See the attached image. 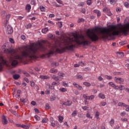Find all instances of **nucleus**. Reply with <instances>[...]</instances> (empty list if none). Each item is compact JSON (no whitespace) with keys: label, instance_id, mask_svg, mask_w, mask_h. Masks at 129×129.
Instances as JSON below:
<instances>
[{"label":"nucleus","instance_id":"f257e3e1","mask_svg":"<svg viewBox=\"0 0 129 129\" xmlns=\"http://www.w3.org/2000/svg\"><path fill=\"white\" fill-rule=\"evenodd\" d=\"M43 44H46V40H42L38 43V46H34V43L31 45H23L21 47V54H17V51L15 49L6 48V45L2 47V51L10 55L9 61L12 66L18 65L20 61H28V60H34L36 59L37 56L41 52H44L46 54H43V57H50L54 53L62 54L66 50H72L75 48V34L74 35V39L68 37L64 39L62 42H54L53 44L48 43V48L45 47Z\"/></svg>","mask_w":129,"mask_h":129},{"label":"nucleus","instance_id":"f03ea898","mask_svg":"<svg viewBox=\"0 0 129 129\" xmlns=\"http://www.w3.org/2000/svg\"><path fill=\"white\" fill-rule=\"evenodd\" d=\"M117 30L116 26L110 25L109 28L96 27L92 30L89 29L87 30V36L92 42H97L99 40V36L96 33L102 35V39H107L108 37L112 36H118L123 34L125 36L127 35L129 32V23L126 25H121Z\"/></svg>","mask_w":129,"mask_h":129},{"label":"nucleus","instance_id":"7ed1b4c3","mask_svg":"<svg viewBox=\"0 0 129 129\" xmlns=\"http://www.w3.org/2000/svg\"><path fill=\"white\" fill-rule=\"evenodd\" d=\"M4 65H6L7 67L10 66V63L7 60H5L4 57L0 56V71H2Z\"/></svg>","mask_w":129,"mask_h":129},{"label":"nucleus","instance_id":"20e7f679","mask_svg":"<svg viewBox=\"0 0 129 129\" xmlns=\"http://www.w3.org/2000/svg\"><path fill=\"white\" fill-rule=\"evenodd\" d=\"M114 81L117 84H123L124 80L121 78L115 77L114 78Z\"/></svg>","mask_w":129,"mask_h":129},{"label":"nucleus","instance_id":"39448f33","mask_svg":"<svg viewBox=\"0 0 129 129\" xmlns=\"http://www.w3.org/2000/svg\"><path fill=\"white\" fill-rule=\"evenodd\" d=\"M6 29V32L7 34H12L13 33V27L11 26L10 25H8V24L5 25Z\"/></svg>","mask_w":129,"mask_h":129},{"label":"nucleus","instance_id":"423d86ee","mask_svg":"<svg viewBox=\"0 0 129 129\" xmlns=\"http://www.w3.org/2000/svg\"><path fill=\"white\" fill-rule=\"evenodd\" d=\"M83 97L85 98V99H88V100H92L93 99H94V95H92L90 96H88L86 94H84L83 95Z\"/></svg>","mask_w":129,"mask_h":129},{"label":"nucleus","instance_id":"0eeeda50","mask_svg":"<svg viewBox=\"0 0 129 129\" xmlns=\"http://www.w3.org/2000/svg\"><path fill=\"white\" fill-rule=\"evenodd\" d=\"M2 123L4 125H6V124H8V120H7V117L5 115H3L2 117Z\"/></svg>","mask_w":129,"mask_h":129},{"label":"nucleus","instance_id":"6e6552de","mask_svg":"<svg viewBox=\"0 0 129 129\" xmlns=\"http://www.w3.org/2000/svg\"><path fill=\"white\" fill-rule=\"evenodd\" d=\"M11 18V14H8L6 15V21L4 22V25L6 26L7 24H9V20Z\"/></svg>","mask_w":129,"mask_h":129},{"label":"nucleus","instance_id":"1a4fd4ad","mask_svg":"<svg viewBox=\"0 0 129 129\" xmlns=\"http://www.w3.org/2000/svg\"><path fill=\"white\" fill-rule=\"evenodd\" d=\"M73 84L79 90H82V89H83L82 86H81L80 85H78V84H77L75 82H74Z\"/></svg>","mask_w":129,"mask_h":129},{"label":"nucleus","instance_id":"9d476101","mask_svg":"<svg viewBox=\"0 0 129 129\" xmlns=\"http://www.w3.org/2000/svg\"><path fill=\"white\" fill-rule=\"evenodd\" d=\"M32 9V6L30 4H27L26 6L25 10L28 12V13H30L31 12V9Z\"/></svg>","mask_w":129,"mask_h":129},{"label":"nucleus","instance_id":"9b49d317","mask_svg":"<svg viewBox=\"0 0 129 129\" xmlns=\"http://www.w3.org/2000/svg\"><path fill=\"white\" fill-rule=\"evenodd\" d=\"M108 84L109 85H110V86H111V87H113V88H114V89H117L118 88L117 86L115 85V84H114L112 82H109Z\"/></svg>","mask_w":129,"mask_h":129},{"label":"nucleus","instance_id":"f8f14e48","mask_svg":"<svg viewBox=\"0 0 129 129\" xmlns=\"http://www.w3.org/2000/svg\"><path fill=\"white\" fill-rule=\"evenodd\" d=\"M71 104H72V101H68L63 103V105H66V106H70Z\"/></svg>","mask_w":129,"mask_h":129},{"label":"nucleus","instance_id":"ddd939ff","mask_svg":"<svg viewBox=\"0 0 129 129\" xmlns=\"http://www.w3.org/2000/svg\"><path fill=\"white\" fill-rule=\"evenodd\" d=\"M49 72H50V73L56 74V73H57V72H58V70H57V69L53 68V69H50V70L49 71Z\"/></svg>","mask_w":129,"mask_h":129},{"label":"nucleus","instance_id":"4468645a","mask_svg":"<svg viewBox=\"0 0 129 129\" xmlns=\"http://www.w3.org/2000/svg\"><path fill=\"white\" fill-rule=\"evenodd\" d=\"M94 13H95V14H97V16L98 17H99L100 16H101V13H100V11H99L98 10H94Z\"/></svg>","mask_w":129,"mask_h":129},{"label":"nucleus","instance_id":"2eb2a0df","mask_svg":"<svg viewBox=\"0 0 129 129\" xmlns=\"http://www.w3.org/2000/svg\"><path fill=\"white\" fill-rule=\"evenodd\" d=\"M39 78L41 79L42 80H45V79H49V77L47 76H40Z\"/></svg>","mask_w":129,"mask_h":129},{"label":"nucleus","instance_id":"dca6fc26","mask_svg":"<svg viewBox=\"0 0 129 129\" xmlns=\"http://www.w3.org/2000/svg\"><path fill=\"white\" fill-rule=\"evenodd\" d=\"M52 79H53V80H55V81H58L59 78V77L56 76L55 75H53L51 76Z\"/></svg>","mask_w":129,"mask_h":129},{"label":"nucleus","instance_id":"f3484780","mask_svg":"<svg viewBox=\"0 0 129 129\" xmlns=\"http://www.w3.org/2000/svg\"><path fill=\"white\" fill-rule=\"evenodd\" d=\"M48 31L49 29H48V27H45L42 29L41 32L42 33H43V34H46L47 32H48Z\"/></svg>","mask_w":129,"mask_h":129},{"label":"nucleus","instance_id":"a211bd4d","mask_svg":"<svg viewBox=\"0 0 129 129\" xmlns=\"http://www.w3.org/2000/svg\"><path fill=\"white\" fill-rule=\"evenodd\" d=\"M117 105L118 106H120L121 107H125L126 106V104L122 102H119Z\"/></svg>","mask_w":129,"mask_h":129},{"label":"nucleus","instance_id":"6ab92c4d","mask_svg":"<svg viewBox=\"0 0 129 129\" xmlns=\"http://www.w3.org/2000/svg\"><path fill=\"white\" fill-rule=\"evenodd\" d=\"M117 88L116 89H119V90H123L125 89V88L124 87V86L123 85H120V86H117Z\"/></svg>","mask_w":129,"mask_h":129},{"label":"nucleus","instance_id":"aec40b11","mask_svg":"<svg viewBox=\"0 0 129 129\" xmlns=\"http://www.w3.org/2000/svg\"><path fill=\"white\" fill-rule=\"evenodd\" d=\"M117 56L119 57V58H122V57H123V56H124L123 52H118L117 53Z\"/></svg>","mask_w":129,"mask_h":129},{"label":"nucleus","instance_id":"412c9836","mask_svg":"<svg viewBox=\"0 0 129 129\" xmlns=\"http://www.w3.org/2000/svg\"><path fill=\"white\" fill-rule=\"evenodd\" d=\"M98 97L101 98V99H104V98H105V95L102 93H100L98 95Z\"/></svg>","mask_w":129,"mask_h":129},{"label":"nucleus","instance_id":"4be33fe9","mask_svg":"<svg viewBox=\"0 0 129 129\" xmlns=\"http://www.w3.org/2000/svg\"><path fill=\"white\" fill-rule=\"evenodd\" d=\"M9 111L11 112L12 114H14V115H16V116L18 115V114L17 113V111L13 110V109H9Z\"/></svg>","mask_w":129,"mask_h":129},{"label":"nucleus","instance_id":"5701e85b","mask_svg":"<svg viewBox=\"0 0 129 129\" xmlns=\"http://www.w3.org/2000/svg\"><path fill=\"white\" fill-rule=\"evenodd\" d=\"M109 2L110 5H115L117 2V0H109Z\"/></svg>","mask_w":129,"mask_h":129},{"label":"nucleus","instance_id":"b1692460","mask_svg":"<svg viewBox=\"0 0 129 129\" xmlns=\"http://www.w3.org/2000/svg\"><path fill=\"white\" fill-rule=\"evenodd\" d=\"M21 127H22V128L29 129V128H30V125H29L22 124Z\"/></svg>","mask_w":129,"mask_h":129},{"label":"nucleus","instance_id":"393cba45","mask_svg":"<svg viewBox=\"0 0 129 129\" xmlns=\"http://www.w3.org/2000/svg\"><path fill=\"white\" fill-rule=\"evenodd\" d=\"M99 115H100V113H99V112L98 111L96 112L95 114V117H96L97 119H98L99 118Z\"/></svg>","mask_w":129,"mask_h":129},{"label":"nucleus","instance_id":"a878e982","mask_svg":"<svg viewBox=\"0 0 129 129\" xmlns=\"http://www.w3.org/2000/svg\"><path fill=\"white\" fill-rule=\"evenodd\" d=\"M48 37L50 39H51V40H54V39H55V35H52V34H49L48 35Z\"/></svg>","mask_w":129,"mask_h":129},{"label":"nucleus","instance_id":"bb28decb","mask_svg":"<svg viewBox=\"0 0 129 129\" xmlns=\"http://www.w3.org/2000/svg\"><path fill=\"white\" fill-rule=\"evenodd\" d=\"M58 121L59 122H63V119H64V118L63 117V116H58Z\"/></svg>","mask_w":129,"mask_h":129},{"label":"nucleus","instance_id":"cd10ccee","mask_svg":"<svg viewBox=\"0 0 129 129\" xmlns=\"http://www.w3.org/2000/svg\"><path fill=\"white\" fill-rule=\"evenodd\" d=\"M84 85H85V86H87V87H89V86H91V84L90 83H89V82H84L83 83Z\"/></svg>","mask_w":129,"mask_h":129},{"label":"nucleus","instance_id":"c85d7f7f","mask_svg":"<svg viewBox=\"0 0 129 129\" xmlns=\"http://www.w3.org/2000/svg\"><path fill=\"white\" fill-rule=\"evenodd\" d=\"M13 78L14 79H15V80H17L19 78H20V75L18 74H15L13 75Z\"/></svg>","mask_w":129,"mask_h":129},{"label":"nucleus","instance_id":"c756f323","mask_svg":"<svg viewBox=\"0 0 129 129\" xmlns=\"http://www.w3.org/2000/svg\"><path fill=\"white\" fill-rule=\"evenodd\" d=\"M39 9H40L41 12H45L46 11V9L43 6H40Z\"/></svg>","mask_w":129,"mask_h":129},{"label":"nucleus","instance_id":"7c9ffc66","mask_svg":"<svg viewBox=\"0 0 129 129\" xmlns=\"http://www.w3.org/2000/svg\"><path fill=\"white\" fill-rule=\"evenodd\" d=\"M109 123H110V125H111V126H113V124H114V119H111L110 120V121H109Z\"/></svg>","mask_w":129,"mask_h":129},{"label":"nucleus","instance_id":"2f4dec72","mask_svg":"<svg viewBox=\"0 0 129 129\" xmlns=\"http://www.w3.org/2000/svg\"><path fill=\"white\" fill-rule=\"evenodd\" d=\"M48 118H44L41 121L42 123H46L48 122Z\"/></svg>","mask_w":129,"mask_h":129},{"label":"nucleus","instance_id":"473e14b6","mask_svg":"<svg viewBox=\"0 0 129 129\" xmlns=\"http://www.w3.org/2000/svg\"><path fill=\"white\" fill-rule=\"evenodd\" d=\"M57 25L59 28H62L63 24L62 22H58L57 23Z\"/></svg>","mask_w":129,"mask_h":129},{"label":"nucleus","instance_id":"72a5a7b5","mask_svg":"<svg viewBox=\"0 0 129 129\" xmlns=\"http://www.w3.org/2000/svg\"><path fill=\"white\" fill-rule=\"evenodd\" d=\"M59 91L61 92H66V91H67V89L65 88H61L59 89Z\"/></svg>","mask_w":129,"mask_h":129},{"label":"nucleus","instance_id":"f704fd0d","mask_svg":"<svg viewBox=\"0 0 129 129\" xmlns=\"http://www.w3.org/2000/svg\"><path fill=\"white\" fill-rule=\"evenodd\" d=\"M59 84H60V83L59 82H53L51 83V85L52 86H55V85H59Z\"/></svg>","mask_w":129,"mask_h":129},{"label":"nucleus","instance_id":"c9c22d12","mask_svg":"<svg viewBox=\"0 0 129 129\" xmlns=\"http://www.w3.org/2000/svg\"><path fill=\"white\" fill-rule=\"evenodd\" d=\"M105 77L108 80H111V79H112V77L110 76L106 75V76H105Z\"/></svg>","mask_w":129,"mask_h":129},{"label":"nucleus","instance_id":"e433bc0d","mask_svg":"<svg viewBox=\"0 0 129 129\" xmlns=\"http://www.w3.org/2000/svg\"><path fill=\"white\" fill-rule=\"evenodd\" d=\"M57 75L59 77H60V78H62V77H64V74L61 72H58Z\"/></svg>","mask_w":129,"mask_h":129},{"label":"nucleus","instance_id":"4c0bfd02","mask_svg":"<svg viewBox=\"0 0 129 129\" xmlns=\"http://www.w3.org/2000/svg\"><path fill=\"white\" fill-rule=\"evenodd\" d=\"M77 77L78 78V79H80L81 80H82V79H83V77H82V75L78 74L77 75Z\"/></svg>","mask_w":129,"mask_h":129},{"label":"nucleus","instance_id":"58836bf2","mask_svg":"<svg viewBox=\"0 0 129 129\" xmlns=\"http://www.w3.org/2000/svg\"><path fill=\"white\" fill-rule=\"evenodd\" d=\"M45 109H46V110H48V109H50V105H49V104L46 103L45 104Z\"/></svg>","mask_w":129,"mask_h":129},{"label":"nucleus","instance_id":"ea45409f","mask_svg":"<svg viewBox=\"0 0 129 129\" xmlns=\"http://www.w3.org/2000/svg\"><path fill=\"white\" fill-rule=\"evenodd\" d=\"M30 4L32 6H36V1L35 0H31Z\"/></svg>","mask_w":129,"mask_h":129},{"label":"nucleus","instance_id":"a19ab883","mask_svg":"<svg viewBox=\"0 0 129 129\" xmlns=\"http://www.w3.org/2000/svg\"><path fill=\"white\" fill-rule=\"evenodd\" d=\"M72 116H76L77 115V111L76 110H75L72 113Z\"/></svg>","mask_w":129,"mask_h":129},{"label":"nucleus","instance_id":"79ce46f5","mask_svg":"<svg viewBox=\"0 0 129 129\" xmlns=\"http://www.w3.org/2000/svg\"><path fill=\"white\" fill-rule=\"evenodd\" d=\"M26 29H31L32 28V24H28L26 26Z\"/></svg>","mask_w":129,"mask_h":129},{"label":"nucleus","instance_id":"37998d69","mask_svg":"<svg viewBox=\"0 0 129 129\" xmlns=\"http://www.w3.org/2000/svg\"><path fill=\"white\" fill-rule=\"evenodd\" d=\"M101 106H105L106 105V102H101L100 105Z\"/></svg>","mask_w":129,"mask_h":129},{"label":"nucleus","instance_id":"c03bdc74","mask_svg":"<svg viewBox=\"0 0 129 129\" xmlns=\"http://www.w3.org/2000/svg\"><path fill=\"white\" fill-rule=\"evenodd\" d=\"M82 109H83L84 110H88V108H89V107H87V106H82Z\"/></svg>","mask_w":129,"mask_h":129},{"label":"nucleus","instance_id":"a18cd8bd","mask_svg":"<svg viewBox=\"0 0 129 129\" xmlns=\"http://www.w3.org/2000/svg\"><path fill=\"white\" fill-rule=\"evenodd\" d=\"M79 65L80 66H84V65H85V63H83L82 61H80L79 62Z\"/></svg>","mask_w":129,"mask_h":129},{"label":"nucleus","instance_id":"49530a36","mask_svg":"<svg viewBox=\"0 0 129 129\" xmlns=\"http://www.w3.org/2000/svg\"><path fill=\"white\" fill-rule=\"evenodd\" d=\"M34 118H35V119L36 120H38V121H39V120H40V119H41V118L40 117H39V116H38V115H35L34 116Z\"/></svg>","mask_w":129,"mask_h":129},{"label":"nucleus","instance_id":"de8ad7c7","mask_svg":"<svg viewBox=\"0 0 129 129\" xmlns=\"http://www.w3.org/2000/svg\"><path fill=\"white\" fill-rule=\"evenodd\" d=\"M124 6L125 7V8H129V4L127 2H125L124 3Z\"/></svg>","mask_w":129,"mask_h":129},{"label":"nucleus","instance_id":"09e8293b","mask_svg":"<svg viewBox=\"0 0 129 129\" xmlns=\"http://www.w3.org/2000/svg\"><path fill=\"white\" fill-rule=\"evenodd\" d=\"M86 117H88V118H92V116H91L89 113H87L86 114Z\"/></svg>","mask_w":129,"mask_h":129},{"label":"nucleus","instance_id":"8fccbe9b","mask_svg":"<svg viewBox=\"0 0 129 129\" xmlns=\"http://www.w3.org/2000/svg\"><path fill=\"white\" fill-rule=\"evenodd\" d=\"M51 126H53V127H55V126H56L55 122H54L53 121H51Z\"/></svg>","mask_w":129,"mask_h":129},{"label":"nucleus","instance_id":"3c124183","mask_svg":"<svg viewBox=\"0 0 129 129\" xmlns=\"http://www.w3.org/2000/svg\"><path fill=\"white\" fill-rule=\"evenodd\" d=\"M124 107L126 108V109H125V111H128V112H129V105H126V106H125Z\"/></svg>","mask_w":129,"mask_h":129},{"label":"nucleus","instance_id":"603ef678","mask_svg":"<svg viewBox=\"0 0 129 129\" xmlns=\"http://www.w3.org/2000/svg\"><path fill=\"white\" fill-rule=\"evenodd\" d=\"M91 0H88L87 1V4L88 5V6H91Z\"/></svg>","mask_w":129,"mask_h":129},{"label":"nucleus","instance_id":"864d4df0","mask_svg":"<svg viewBox=\"0 0 129 129\" xmlns=\"http://www.w3.org/2000/svg\"><path fill=\"white\" fill-rule=\"evenodd\" d=\"M9 41H10V42L12 43V44L15 43V41L14 40V39L13 38H10Z\"/></svg>","mask_w":129,"mask_h":129},{"label":"nucleus","instance_id":"5fc2aeb1","mask_svg":"<svg viewBox=\"0 0 129 129\" xmlns=\"http://www.w3.org/2000/svg\"><path fill=\"white\" fill-rule=\"evenodd\" d=\"M63 86L64 87H68V84L66 83V82H63Z\"/></svg>","mask_w":129,"mask_h":129},{"label":"nucleus","instance_id":"6e6d98bb","mask_svg":"<svg viewBox=\"0 0 129 129\" xmlns=\"http://www.w3.org/2000/svg\"><path fill=\"white\" fill-rule=\"evenodd\" d=\"M98 80H99V81H102L103 80V78L101 77V76H99L98 77Z\"/></svg>","mask_w":129,"mask_h":129},{"label":"nucleus","instance_id":"4d7b16f0","mask_svg":"<svg viewBox=\"0 0 129 129\" xmlns=\"http://www.w3.org/2000/svg\"><path fill=\"white\" fill-rule=\"evenodd\" d=\"M30 82H31V86L32 87H34V86H35V83H34V81H32Z\"/></svg>","mask_w":129,"mask_h":129},{"label":"nucleus","instance_id":"13d9d810","mask_svg":"<svg viewBox=\"0 0 129 129\" xmlns=\"http://www.w3.org/2000/svg\"><path fill=\"white\" fill-rule=\"evenodd\" d=\"M48 23H49V24H51V25H55V23H54V22H53L51 20H49L48 21Z\"/></svg>","mask_w":129,"mask_h":129},{"label":"nucleus","instance_id":"bf43d9fd","mask_svg":"<svg viewBox=\"0 0 129 129\" xmlns=\"http://www.w3.org/2000/svg\"><path fill=\"white\" fill-rule=\"evenodd\" d=\"M121 116H124L125 115V112H122L120 113Z\"/></svg>","mask_w":129,"mask_h":129},{"label":"nucleus","instance_id":"052dcab7","mask_svg":"<svg viewBox=\"0 0 129 129\" xmlns=\"http://www.w3.org/2000/svg\"><path fill=\"white\" fill-rule=\"evenodd\" d=\"M31 104H32L33 106L36 105V102L34 101H32L31 102Z\"/></svg>","mask_w":129,"mask_h":129},{"label":"nucleus","instance_id":"680f3d73","mask_svg":"<svg viewBox=\"0 0 129 129\" xmlns=\"http://www.w3.org/2000/svg\"><path fill=\"white\" fill-rule=\"evenodd\" d=\"M48 87L49 89H54V86L52 85H49Z\"/></svg>","mask_w":129,"mask_h":129},{"label":"nucleus","instance_id":"e2e57ef3","mask_svg":"<svg viewBox=\"0 0 129 129\" xmlns=\"http://www.w3.org/2000/svg\"><path fill=\"white\" fill-rule=\"evenodd\" d=\"M49 18H54V17H55V14H50L49 15Z\"/></svg>","mask_w":129,"mask_h":129},{"label":"nucleus","instance_id":"0e129e2a","mask_svg":"<svg viewBox=\"0 0 129 129\" xmlns=\"http://www.w3.org/2000/svg\"><path fill=\"white\" fill-rule=\"evenodd\" d=\"M124 44H125V41H122V42H119L120 45H124Z\"/></svg>","mask_w":129,"mask_h":129},{"label":"nucleus","instance_id":"69168bd1","mask_svg":"<svg viewBox=\"0 0 129 129\" xmlns=\"http://www.w3.org/2000/svg\"><path fill=\"white\" fill-rule=\"evenodd\" d=\"M21 38L22 40H25V39H26V36L25 35H22Z\"/></svg>","mask_w":129,"mask_h":129},{"label":"nucleus","instance_id":"338daca9","mask_svg":"<svg viewBox=\"0 0 129 129\" xmlns=\"http://www.w3.org/2000/svg\"><path fill=\"white\" fill-rule=\"evenodd\" d=\"M20 101H21V102H24L25 103V99L24 98H21L20 99Z\"/></svg>","mask_w":129,"mask_h":129},{"label":"nucleus","instance_id":"774afa93","mask_svg":"<svg viewBox=\"0 0 129 129\" xmlns=\"http://www.w3.org/2000/svg\"><path fill=\"white\" fill-rule=\"evenodd\" d=\"M121 120L122 121H127V119H126V118H122V119H121Z\"/></svg>","mask_w":129,"mask_h":129}]
</instances>
